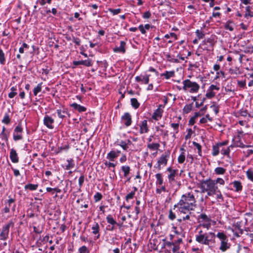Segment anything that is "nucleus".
I'll return each instance as SVG.
<instances>
[{
	"mask_svg": "<svg viewBox=\"0 0 253 253\" xmlns=\"http://www.w3.org/2000/svg\"><path fill=\"white\" fill-rule=\"evenodd\" d=\"M196 200L193 194L190 193L182 195L181 199L174 207H177L181 213L186 214L191 211H194L196 207Z\"/></svg>",
	"mask_w": 253,
	"mask_h": 253,
	"instance_id": "1",
	"label": "nucleus"
},
{
	"mask_svg": "<svg viewBox=\"0 0 253 253\" xmlns=\"http://www.w3.org/2000/svg\"><path fill=\"white\" fill-rule=\"evenodd\" d=\"M199 187L201 189L202 193L207 192L208 195L211 196L213 195V193H215V190L217 189L218 187L215 185L214 180L209 178L201 180Z\"/></svg>",
	"mask_w": 253,
	"mask_h": 253,
	"instance_id": "2",
	"label": "nucleus"
},
{
	"mask_svg": "<svg viewBox=\"0 0 253 253\" xmlns=\"http://www.w3.org/2000/svg\"><path fill=\"white\" fill-rule=\"evenodd\" d=\"M215 235L213 232L204 233L200 230L196 235L195 240L199 243L210 246L211 243H214Z\"/></svg>",
	"mask_w": 253,
	"mask_h": 253,
	"instance_id": "3",
	"label": "nucleus"
},
{
	"mask_svg": "<svg viewBox=\"0 0 253 253\" xmlns=\"http://www.w3.org/2000/svg\"><path fill=\"white\" fill-rule=\"evenodd\" d=\"M167 171L168 172L167 185H169L170 188L173 189H174V187L176 186H180V181L177 180L178 177L179 176L178 175V170L173 169L169 167L167 169Z\"/></svg>",
	"mask_w": 253,
	"mask_h": 253,
	"instance_id": "4",
	"label": "nucleus"
},
{
	"mask_svg": "<svg viewBox=\"0 0 253 253\" xmlns=\"http://www.w3.org/2000/svg\"><path fill=\"white\" fill-rule=\"evenodd\" d=\"M183 89L188 90L191 93H196L200 89V85L196 82H192L189 79L183 81Z\"/></svg>",
	"mask_w": 253,
	"mask_h": 253,
	"instance_id": "5",
	"label": "nucleus"
},
{
	"mask_svg": "<svg viewBox=\"0 0 253 253\" xmlns=\"http://www.w3.org/2000/svg\"><path fill=\"white\" fill-rule=\"evenodd\" d=\"M170 156L169 151L165 152L158 160L157 166H155L158 170H161L162 166H165L167 165L168 159Z\"/></svg>",
	"mask_w": 253,
	"mask_h": 253,
	"instance_id": "6",
	"label": "nucleus"
},
{
	"mask_svg": "<svg viewBox=\"0 0 253 253\" xmlns=\"http://www.w3.org/2000/svg\"><path fill=\"white\" fill-rule=\"evenodd\" d=\"M232 231L234 236L238 238L244 233V230L241 228V222H237L232 225Z\"/></svg>",
	"mask_w": 253,
	"mask_h": 253,
	"instance_id": "7",
	"label": "nucleus"
},
{
	"mask_svg": "<svg viewBox=\"0 0 253 253\" xmlns=\"http://www.w3.org/2000/svg\"><path fill=\"white\" fill-rule=\"evenodd\" d=\"M13 224V222L10 221L3 227L2 232H1V240H5L7 238L9 228L10 227H12Z\"/></svg>",
	"mask_w": 253,
	"mask_h": 253,
	"instance_id": "8",
	"label": "nucleus"
},
{
	"mask_svg": "<svg viewBox=\"0 0 253 253\" xmlns=\"http://www.w3.org/2000/svg\"><path fill=\"white\" fill-rule=\"evenodd\" d=\"M23 131V128L21 126V124H19L15 128L13 132V139L15 141L21 140L23 138L21 133Z\"/></svg>",
	"mask_w": 253,
	"mask_h": 253,
	"instance_id": "9",
	"label": "nucleus"
},
{
	"mask_svg": "<svg viewBox=\"0 0 253 253\" xmlns=\"http://www.w3.org/2000/svg\"><path fill=\"white\" fill-rule=\"evenodd\" d=\"M121 121L126 126H129L132 123L131 116L129 113H125L121 117Z\"/></svg>",
	"mask_w": 253,
	"mask_h": 253,
	"instance_id": "10",
	"label": "nucleus"
},
{
	"mask_svg": "<svg viewBox=\"0 0 253 253\" xmlns=\"http://www.w3.org/2000/svg\"><path fill=\"white\" fill-rule=\"evenodd\" d=\"M54 122V120L51 117L45 115L43 118V124L44 125L49 129H53L54 126L53 124Z\"/></svg>",
	"mask_w": 253,
	"mask_h": 253,
	"instance_id": "11",
	"label": "nucleus"
},
{
	"mask_svg": "<svg viewBox=\"0 0 253 253\" xmlns=\"http://www.w3.org/2000/svg\"><path fill=\"white\" fill-rule=\"evenodd\" d=\"M162 107V105H160L159 107L153 113L152 118L156 121L159 120L162 118L163 110L161 109Z\"/></svg>",
	"mask_w": 253,
	"mask_h": 253,
	"instance_id": "12",
	"label": "nucleus"
},
{
	"mask_svg": "<svg viewBox=\"0 0 253 253\" xmlns=\"http://www.w3.org/2000/svg\"><path fill=\"white\" fill-rule=\"evenodd\" d=\"M73 64L75 66L83 65L86 67H90L92 65V60L89 59L84 60L74 61Z\"/></svg>",
	"mask_w": 253,
	"mask_h": 253,
	"instance_id": "13",
	"label": "nucleus"
},
{
	"mask_svg": "<svg viewBox=\"0 0 253 253\" xmlns=\"http://www.w3.org/2000/svg\"><path fill=\"white\" fill-rule=\"evenodd\" d=\"M149 76L150 75H148L136 76L135 78V81L137 82H141L142 83L144 84H148L149 82Z\"/></svg>",
	"mask_w": 253,
	"mask_h": 253,
	"instance_id": "14",
	"label": "nucleus"
},
{
	"mask_svg": "<svg viewBox=\"0 0 253 253\" xmlns=\"http://www.w3.org/2000/svg\"><path fill=\"white\" fill-rule=\"evenodd\" d=\"M149 131V128L147 125V121L146 120H143L140 125V133L143 134L147 133Z\"/></svg>",
	"mask_w": 253,
	"mask_h": 253,
	"instance_id": "15",
	"label": "nucleus"
},
{
	"mask_svg": "<svg viewBox=\"0 0 253 253\" xmlns=\"http://www.w3.org/2000/svg\"><path fill=\"white\" fill-rule=\"evenodd\" d=\"M126 44V43L124 41H121L120 46L119 47H116L115 48H114V51L115 52H122L123 53H125Z\"/></svg>",
	"mask_w": 253,
	"mask_h": 253,
	"instance_id": "16",
	"label": "nucleus"
},
{
	"mask_svg": "<svg viewBox=\"0 0 253 253\" xmlns=\"http://www.w3.org/2000/svg\"><path fill=\"white\" fill-rule=\"evenodd\" d=\"M10 158L13 163H16L19 161L16 151L13 149H12L10 151Z\"/></svg>",
	"mask_w": 253,
	"mask_h": 253,
	"instance_id": "17",
	"label": "nucleus"
},
{
	"mask_svg": "<svg viewBox=\"0 0 253 253\" xmlns=\"http://www.w3.org/2000/svg\"><path fill=\"white\" fill-rule=\"evenodd\" d=\"M71 106L73 107L74 109L78 110L79 112H85L86 110V108L84 106H81L79 104H78L76 103H73L71 104Z\"/></svg>",
	"mask_w": 253,
	"mask_h": 253,
	"instance_id": "18",
	"label": "nucleus"
},
{
	"mask_svg": "<svg viewBox=\"0 0 253 253\" xmlns=\"http://www.w3.org/2000/svg\"><path fill=\"white\" fill-rule=\"evenodd\" d=\"M230 245L228 243V239L225 240L224 241H222L221 242V245L219 248V249L222 252H225L227 249L230 248Z\"/></svg>",
	"mask_w": 253,
	"mask_h": 253,
	"instance_id": "19",
	"label": "nucleus"
},
{
	"mask_svg": "<svg viewBox=\"0 0 253 253\" xmlns=\"http://www.w3.org/2000/svg\"><path fill=\"white\" fill-rule=\"evenodd\" d=\"M180 150L181 151V154L178 156L177 160L179 164H182L184 162L185 160V150L183 148H181Z\"/></svg>",
	"mask_w": 253,
	"mask_h": 253,
	"instance_id": "20",
	"label": "nucleus"
},
{
	"mask_svg": "<svg viewBox=\"0 0 253 253\" xmlns=\"http://www.w3.org/2000/svg\"><path fill=\"white\" fill-rule=\"evenodd\" d=\"M121 170L124 172V176L127 177L130 173V168L128 166H123L121 167Z\"/></svg>",
	"mask_w": 253,
	"mask_h": 253,
	"instance_id": "21",
	"label": "nucleus"
},
{
	"mask_svg": "<svg viewBox=\"0 0 253 253\" xmlns=\"http://www.w3.org/2000/svg\"><path fill=\"white\" fill-rule=\"evenodd\" d=\"M156 178V184L157 186H160L162 185L164 183V180L162 177V174L161 173H157L155 175Z\"/></svg>",
	"mask_w": 253,
	"mask_h": 253,
	"instance_id": "22",
	"label": "nucleus"
},
{
	"mask_svg": "<svg viewBox=\"0 0 253 253\" xmlns=\"http://www.w3.org/2000/svg\"><path fill=\"white\" fill-rule=\"evenodd\" d=\"M115 144L116 145L120 146V147H121L124 151H127L128 149V147L126 146L125 141L122 140H117V141L115 142Z\"/></svg>",
	"mask_w": 253,
	"mask_h": 253,
	"instance_id": "23",
	"label": "nucleus"
},
{
	"mask_svg": "<svg viewBox=\"0 0 253 253\" xmlns=\"http://www.w3.org/2000/svg\"><path fill=\"white\" fill-rule=\"evenodd\" d=\"M56 112L58 117L62 120L66 118V115L68 114V112L65 109H58Z\"/></svg>",
	"mask_w": 253,
	"mask_h": 253,
	"instance_id": "24",
	"label": "nucleus"
},
{
	"mask_svg": "<svg viewBox=\"0 0 253 253\" xmlns=\"http://www.w3.org/2000/svg\"><path fill=\"white\" fill-rule=\"evenodd\" d=\"M232 184H233V187L235 188V191L236 192H239L242 191L243 186L240 181H234L232 183Z\"/></svg>",
	"mask_w": 253,
	"mask_h": 253,
	"instance_id": "25",
	"label": "nucleus"
},
{
	"mask_svg": "<svg viewBox=\"0 0 253 253\" xmlns=\"http://www.w3.org/2000/svg\"><path fill=\"white\" fill-rule=\"evenodd\" d=\"M234 23L231 21H227L224 25V28L226 30H228L230 31H233L234 30Z\"/></svg>",
	"mask_w": 253,
	"mask_h": 253,
	"instance_id": "26",
	"label": "nucleus"
},
{
	"mask_svg": "<svg viewBox=\"0 0 253 253\" xmlns=\"http://www.w3.org/2000/svg\"><path fill=\"white\" fill-rule=\"evenodd\" d=\"M198 219L199 220H200L201 222L205 221L210 222L211 220L210 217H208V216L205 213H202L199 215Z\"/></svg>",
	"mask_w": 253,
	"mask_h": 253,
	"instance_id": "27",
	"label": "nucleus"
},
{
	"mask_svg": "<svg viewBox=\"0 0 253 253\" xmlns=\"http://www.w3.org/2000/svg\"><path fill=\"white\" fill-rule=\"evenodd\" d=\"M117 157L116 151L112 150L107 154L106 158L111 161H114Z\"/></svg>",
	"mask_w": 253,
	"mask_h": 253,
	"instance_id": "28",
	"label": "nucleus"
},
{
	"mask_svg": "<svg viewBox=\"0 0 253 253\" xmlns=\"http://www.w3.org/2000/svg\"><path fill=\"white\" fill-rule=\"evenodd\" d=\"M220 148H221L220 146L218 144H216V145H213L212 146V155L214 156H216L218 155L219 153L220 150H221V149H220Z\"/></svg>",
	"mask_w": 253,
	"mask_h": 253,
	"instance_id": "29",
	"label": "nucleus"
},
{
	"mask_svg": "<svg viewBox=\"0 0 253 253\" xmlns=\"http://www.w3.org/2000/svg\"><path fill=\"white\" fill-rule=\"evenodd\" d=\"M246 175L248 179L253 182V167L248 169L246 171Z\"/></svg>",
	"mask_w": 253,
	"mask_h": 253,
	"instance_id": "30",
	"label": "nucleus"
},
{
	"mask_svg": "<svg viewBox=\"0 0 253 253\" xmlns=\"http://www.w3.org/2000/svg\"><path fill=\"white\" fill-rule=\"evenodd\" d=\"M106 220L107 222L112 225H119V224L116 222V221L113 218L111 214H109L106 217Z\"/></svg>",
	"mask_w": 253,
	"mask_h": 253,
	"instance_id": "31",
	"label": "nucleus"
},
{
	"mask_svg": "<svg viewBox=\"0 0 253 253\" xmlns=\"http://www.w3.org/2000/svg\"><path fill=\"white\" fill-rule=\"evenodd\" d=\"M160 147V145L158 143H149L147 147L151 150H157Z\"/></svg>",
	"mask_w": 253,
	"mask_h": 253,
	"instance_id": "32",
	"label": "nucleus"
},
{
	"mask_svg": "<svg viewBox=\"0 0 253 253\" xmlns=\"http://www.w3.org/2000/svg\"><path fill=\"white\" fill-rule=\"evenodd\" d=\"M215 195L216 196V199L219 202H223V197L221 194L220 191L217 188L215 190V193H213V195Z\"/></svg>",
	"mask_w": 253,
	"mask_h": 253,
	"instance_id": "33",
	"label": "nucleus"
},
{
	"mask_svg": "<svg viewBox=\"0 0 253 253\" xmlns=\"http://www.w3.org/2000/svg\"><path fill=\"white\" fill-rule=\"evenodd\" d=\"M193 104V103L189 104H186L183 109V113L185 114L189 113L192 110Z\"/></svg>",
	"mask_w": 253,
	"mask_h": 253,
	"instance_id": "34",
	"label": "nucleus"
},
{
	"mask_svg": "<svg viewBox=\"0 0 253 253\" xmlns=\"http://www.w3.org/2000/svg\"><path fill=\"white\" fill-rule=\"evenodd\" d=\"M130 102L132 107L134 109H137L140 106V103L138 102L137 99L132 98L130 99Z\"/></svg>",
	"mask_w": 253,
	"mask_h": 253,
	"instance_id": "35",
	"label": "nucleus"
},
{
	"mask_svg": "<svg viewBox=\"0 0 253 253\" xmlns=\"http://www.w3.org/2000/svg\"><path fill=\"white\" fill-rule=\"evenodd\" d=\"M226 172V169L222 167H217L214 169V172L217 175L224 174Z\"/></svg>",
	"mask_w": 253,
	"mask_h": 253,
	"instance_id": "36",
	"label": "nucleus"
},
{
	"mask_svg": "<svg viewBox=\"0 0 253 253\" xmlns=\"http://www.w3.org/2000/svg\"><path fill=\"white\" fill-rule=\"evenodd\" d=\"M38 187V184H28L24 186L25 189H29L31 191L36 190Z\"/></svg>",
	"mask_w": 253,
	"mask_h": 253,
	"instance_id": "37",
	"label": "nucleus"
},
{
	"mask_svg": "<svg viewBox=\"0 0 253 253\" xmlns=\"http://www.w3.org/2000/svg\"><path fill=\"white\" fill-rule=\"evenodd\" d=\"M162 76H164L166 79H169L174 76V72L173 71H166L165 73H163Z\"/></svg>",
	"mask_w": 253,
	"mask_h": 253,
	"instance_id": "38",
	"label": "nucleus"
},
{
	"mask_svg": "<svg viewBox=\"0 0 253 253\" xmlns=\"http://www.w3.org/2000/svg\"><path fill=\"white\" fill-rule=\"evenodd\" d=\"M42 83L39 84L37 86L34 88L33 90V93L35 96L37 95L38 93L42 90Z\"/></svg>",
	"mask_w": 253,
	"mask_h": 253,
	"instance_id": "39",
	"label": "nucleus"
},
{
	"mask_svg": "<svg viewBox=\"0 0 253 253\" xmlns=\"http://www.w3.org/2000/svg\"><path fill=\"white\" fill-rule=\"evenodd\" d=\"M91 229L92 230V233L96 234L99 233V225L98 223H95V224L92 226Z\"/></svg>",
	"mask_w": 253,
	"mask_h": 253,
	"instance_id": "40",
	"label": "nucleus"
},
{
	"mask_svg": "<svg viewBox=\"0 0 253 253\" xmlns=\"http://www.w3.org/2000/svg\"><path fill=\"white\" fill-rule=\"evenodd\" d=\"M215 236L221 240V242L228 239L227 236L223 232H218Z\"/></svg>",
	"mask_w": 253,
	"mask_h": 253,
	"instance_id": "41",
	"label": "nucleus"
},
{
	"mask_svg": "<svg viewBox=\"0 0 253 253\" xmlns=\"http://www.w3.org/2000/svg\"><path fill=\"white\" fill-rule=\"evenodd\" d=\"M252 7L250 6H247L246 7V13L245 14V17L247 18L248 17H253V12L251 11Z\"/></svg>",
	"mask_w": 253,
	"mask_h": 253,
	"instance_id": "42",
	"label": "nucleus"
},
{
	"mask_svg": "<svg viewBox=\"0 0 253 253\" xmlns=\"http://www.w3.org/2000/svg\"><path fill=\"white\" fill-rule=\"evenodd\" d=\"M67 161L68 164L66 166V169H70L74 168L75 164H74V160L72 159L67 160Z\"/></svg>",
	"mask_w": 253,
	"mask_h": 253,
	"instance_id": "43",
	"label": "nucleus"
},
{
	"mask_svg": "<svg viewBox=\"0 0 253 253\" xmlns=\"http://www.w3.org/2000/svg\"><path fill=\"white\" fill-rule=\"evenodd\" d=\"M239 115L243 117H247L249 116L250 117H252L251 115L248 113L247 110L241 109L238 112Z\"/></svg>",
	"mask_w": 253,
	"mask_h": 253,
	"instance_id": "44",
	"label": "nucleus"
},
{
	"mask_svg": "<svg viewBox=\"0 0 253 253\" xmlns=\"http://www.w3.org/2000/svg\"><path fill=\"white\" fill-rule=\"evenodd\" d=\"M17 94L16 87L13 86L11 88V92L8 94V97L10 98H13Z\"/></svg>",
	"mask_w": 253,
	"mask_h": 253,
	"instance_id": "45",
	"label": "nucleus"
},
{
	"mask_svg": "<svg viewBox=\"0 0 253 253\" xmlns=\"http://www.w3.org/2000/svg\"><path fill=\"white\" fill-rule=\"evenodd\" d=\"M233 147L232 145H230V146H229L228 147H227L225 149H223V148H222L220 150L221 153L222 155H224L229 156V153H230V147Z\"/></svg>",
	"mask_w": 253,
	"mask_h": 253,
	"instance_id": "46",
	"label": "nucleus"
},
{
	"mask_svg": "<svg viewBox=\"0 0 253 253\" xmlns=\"http://www.w3.org/2000/svg\"><path fill=\"white\" fill-rule=\"evenodd\" d=\"M193 144L198 149L199 155L201 156L202 147H201V145L199 143L196 142L195 141L193 142Z\"/></svg>",
	"mask_w": 253,
	"mask_h": 253,
	"instance_id": "47",
	"label": "nucleus"
},
{
	"mask_svg": "<svg viewBox=\"0 0 253 253\" xmlns=\"http://www.w3.org/2000/svg\"><path fill=\"white\" fill-rule=\"evenodd\" d=\"M213 104L211 106V108H212L213 111L215 113V114L216 115L219 113V106L215 105V102L212 103Z\"/></svg>",
	"mask_w": 253,
	"mask_h": 253,
	"instance_id": "48",
	"label": "nucleus"
},
{
	"mask_svg": "<svg viewBox=\"0 0 253 253\" xmlns=\"http://www.w3.org/2000/svg\"><path fill=\"white\" fill-rule=\"evenodd\" d=\"M102 198V194L99 193L97 192L96 193L95 195L94 196V200L95 202H98Z\"/></svg>",
	"mask_w": 253,
	"mask_h": 253,
	"instance_id": "49",
	"label": "nucleus"
},
{
	"mask_svg": "<svg viewBox=\"0 0 253 253\" xmlns=\"http://www.w3.org/2000/svg\"><path fill=\"white\" fill-rule=\"evenodd\" d=\"M201 101H200V103L198 102H196L195 106L196 108H199L200 107L203 105V104L206 100V98L203 97L202 98H199Z\"/></svg>",
	"mask_w": 253,
	"mask_h": 253,
	"instance_id": "50",
	"label": "nucleus"
},
{
	"mask_svg": "<svg viewBox=\"0 0 253 253\" xmlns=\"http://www.w3.org/2000/svg\"><path fill=\"white\" fill-rule=\"evenodd\" d=\"M195 33L198 39L199 40L203 39L205 36V34H204L201 31L199 30H197Z\"/></svg>",
	"mask_w": 253,
	"mask_h": 253,
	"instance_id": "51",
	"label": "nucleus"
},
{
	"mask_svg": "<svg viewBox=\"0 0 253 253\" xmlns=\"http://www.w3.org/2000/svg\"><path fill=\"white\" fill-rule=\"evenodd\" d=\"M79 252L80 253H89L88 249L85 246L81 247L79 250Z\"/></svg>",
	"mask_w": 253,
	"mask_h": 253,
	"instance_id": "52",
	"label": "nucleus"
},
{
	"mask_svg": "<svg viewBox=\"0 0 253 253\" xmlns=\"http://www.w3.org/2000/svg\"><path fill=\"white\" fill-rule=\"evenodd\" d=\"M134 195V192H131L126 196V200L128 202L130 199H133Z\"/></svg>",
	"mask_w": 253,
	"mask_h": 253,
	"instance_id": "53",
	"label": "nucleus"
},
{
	"mask_svg": "<svg viewBox=\"0 0 253 253\" xmlns=\"http://www.w3.org/2000/svg\"><path fill=\"white\" fill-rule=\"evenodd\" d=\"M109 10L113 15H117L121 12V9L120 8H117V9L110 8L109 9Z\"/></svg>",
	"mask_w": 253,
	"mask_h": 253,
	"instance_id": "54",
	"label": "nucleus"
},
{
	"mask_svg": "<svg viewBox=\"0 0 253 253\" xmlns=\"http://www.w3.org/2000/svg\"><path fill=\"white\" fill-rule=\"evenodd\" d=\"M215 95V92L211 91V90H208V92H207L206 94V96L208 98H211L213 97H214Z\"/></svg>",
	"mask_w": 253,
	"mask_h": 253,
	"instance_id": "55",
	"label": "nucleus"
},
{
	"mask_svg": "<svg viewBox=\"0 0 253 253\" xmlns=\"http://www.w3.org/2000/svg\"><path fill=\"white\" fill-rule=\"evenodd\" d=\"M2 122L6 124H8L10 122V119L8 114L6 113L3 119L2 120Z\"/></svg>",
	"mask_w": 253,
	"mask_h": 253,
	"instance_id": "56",
	"label": "nucleus"
},
{
	"mask_svg": "<svg viewBox=\"0 0 253 253\" xmlns=\"http://www.w3.org/2000/svg\"><path fill=\"white\" fill-rule=\"evenodd\" d=\"M84 181V175H82L79 179V185L80 188L82 187Z\"/></svg>",
	"mask_w": 253,
	"mask_h": 253,
	"instance_id": "57",
	"label": "nucleus"
},
{
	"mask_svg": "<svg viewBox=\"0 0 253 253\" xmlns=\"http://www.w3.org/2000/svg\"><path fill=\"white\" fill-rule=\"evenodd\" d=\"M72 41L77 45H80L81 44V40L78 38L73 36Z\"/></svg>",
	"mask_w": 253,
	"mask_h": 253,
	"instance_id": "58",
	"label": "nucleus"
},
{
	"mask_svg": "<svg viewBox=\"0 0 253 253\" xmlns=\"http://www.w3.org/2000/svg\"><path fill=\"white\" fill-rule=\"evenodd\" d=\"M186 215L185 216H182V220L183 221H184V220H191L190 219V216L192 214V213L190 211H189L188 213H186Z\"/></svg>",
	"mask_w": 253,
	"mask_h": 253,
	"instance_id": "59",
	"label": "nucleus"
},
{
	"mask_svg": "<svg viewBox=\"0 0 253 253\" xmlns=\"http://www.w3.org/2000/svg\"><path fill=\"white\" fill-rule=\"evenodd\" d=\"M215 181V185L217 183L220 184V185H224L225 184L224 180L221 178H217Z\"/></svg>",
	"mask_w": 253,
	"mask_h": 253,
	"instance_id": "60",
	"label": "nucleus"
},
{
	"mask_svg": "<svg viewBox=\"0 0 253 253\" xmlns=\"http://www.w3.org/2000/svg\"><path fill=\"white\" fill-rule=\"evenodd\" d=\"M166 39H169L170 37L174 38L175 39H177V36L174 33H170L169 34H166L164 37Z\"/></svg>",
	"mask_w": 253,
	"mask_h": 253,
	"instance_id": "61",
	"label": "nucleus"
},
{
	"mask_svg": "<svg viewBox=\"0 0 253 253\" xmlns=\"http://www.w3.org/2000/svg\"><path fill=\"white\" fill-rule=\"evenodd\" d=\"M176 216L175 214L172 212V210H170L169 211V219L173 220L175 218Z\"/></svg>",
	"mask_w": 253,
	"mask_h": 253,
	"instance_id": "62",
	"label": "nucleus"
},
{
	"mask_svg": "<svg viewBox=\"0 0 253 253\" xmlns=\"http://www.w3.org/2000/svg\"><path fill=\"white\" fill-rule=\"evenodd\" d=\"M206 42L207 43L209 44V45L212 47L213 46V45L214 44V40L211 38H208V39H206Z\"/></svg>",
	"mask_w": 253,
	"mask_h": 253,
	"instance_id": "63",
	"label": "nucleus"
},
{
	"mask_svg": "<svg viewBox=\"0 0 253 253\" xmlns=\"http://www.w3.org/2000/svg\"><path fill=\"white\" fill-rule=\"evenodd\" d=\"M151 16V14L149 11H146L143 15V18L144 19L149 18Z\"/></svg>",
	"mask_w": 253,
	"mask_h": 253,
	"instance_id": "64",
	"label": "nucleus"
}]
</instances>
